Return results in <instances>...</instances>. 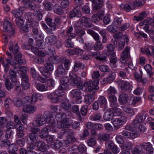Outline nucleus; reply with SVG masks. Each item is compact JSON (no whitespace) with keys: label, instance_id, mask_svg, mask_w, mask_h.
Returning a JSON list of instances; mask_svg holds the SVG:
<instances>
[{"label":"nucleus","instance_id":"nucleus-50","mask_svg":"<svg viewBox=\"0 0 154 154\" xmlns=\"http://www.w3.org/2000/svg\"><path fill=\"white\" fill-rule=\"evenodd\" d=\"M44 66L45 68L50 71L52 72L53 71L54 69L53 65V63L49 61H47Z\"/></svg>","mask_w":154,"mask_h":154},{"label":"nucleus","instance_id":"nucleus-11","mask_svg":"<svg viewBox=\"0 0 154 154\" xmlns=\"http://www.w3.org/2000/svg\"><path fill=\"white\" fill-rule=\"evenodd\" d=\"M32 35L35 39L38 40H43L44 36L41 33H39L38 28L36 27L32 26Z\"/></svg>","mask_w":154,"mask_h":154},{"label":"nucleus","instance_id":"nucleus-52","mask_svg":"<svg viewBox=\"0 0 154 154\" xmlns=\"http://www.w3.org/2000/svg\"><path fill=\"white\" fill-rule=\"evenodd\" d=\"M62 108L65 110L69 109L71 107V105L68 102H63L61 103Z\"/></svg>","mask_w":154,"mask_h":154},{"label":"nucleus","instance_id":"nucleus-63","mask_svg":"<svg viewBox=\"0 0 154 154\" xmlns=\"http://www.w3.org/2000/svg\"><path fill=\"white\" fill-rule=\"evenodd\" d=\"M122 110L125 112L129 114L130 116H132L134 114V111L130 108L124 107H122Z\"/></svg>","mask_w":154,"mask_h":154},{"label":"nucleus","instance_id":"nucleus-51","mask_svg":"<svg viewBox=\"0 0 154 154\" xmlns=\"http://www.w3.org/2000/svg\"><path fill=\"white\" fill-rule=\"evenodd\" d=\"M150 48L152 51H151L149 48H146L145 50L146 54L148 57L151 56L152 55L154 56V46H151Z\"/></svg>","mask_w":154,"mask_h":154},{"label":"nucleus","instance_id":"nucleus-13","mask_svg":"<svg viewBox=\"0 0 154 154\" xmlns=\"http://www.w3.org/2000/svg\"><path fill=\"white\" fill-rule=\"evenodd\" d=\"M147 117V115L143 113L138 114L137 116L136 119L133 122L135 126H137V125L140 123L143 122Z\"/></svg>","mask_w":154,"mask_h":154},{"label":"nucleus","instance_id":"nucleus-23","mask_svg":"<svg viewBox=\"0 0 154 154\" xmlns=\"http://www.w3.org/2000/svg\"><path fill=\"white\" fill-rule=\"evenodd\" d=\"M37 109L36 107L32 105H29L23 108L24 112L29 113H33Z\"/></svg>","mask_w":154,"mask_h":154},{"label":"nucleus","instance_id":"nucleus-62","mask_svg":"<svg viewBox=\"0 0 154 154\" xmlns=\"http://www.w3.org/2000/svg\"><path fill=\"white\" fill-rule=\"evenodd\" d=\"M54 11L56 14L60 15L62 13L63 11L60 6L56 5L54 6Z\"/></svg>","mask_w":154,"mask_h":154},{"label":"nucleus","instance_id":"nucleus-26","mask_svg":"<svg viewBox=\"0 0 154 154\" xmlns=\"http://www.w3.org/2000/svg\"><path fill=\"white\" fill-rule=\"evenodd\" d=\"M77 8V7L76 8H74L72 11L69 12V16L70 18H72L76 17H79L81 16V12L76 9Z\"/></svg>","mask_w":154,"mask_h":154},{"label":"nucleus","instance_id":"nucleus-43","mask_svg":"<svg viewBox=\"0 0 154 154\" xmlns=\"http://www.w3.org/2000/svg\"><path fill=\"white\" fill-rule=\"evenodd\" d=\"M70 37L66 39L64 42V44L65 46L67 48H73L74 45L72 42L71 38Z\"/></svg>","mask_w":154,"mask_h":154},{"label":"nucleus","instance_id":"nucleus-42","mask_svg":"<svg viewBox=\"0 0 154 154\" xmlns=\"http://www.w3.org/2000/svg\"><path fill=\"white\" fill-rule=\"evenodd\" d=\"M87 143L90 146L93 147L97 145V142L95 138H91L88 140Z\"/></svg>","mask_w":154,"mask_h":154},{"label":"nucleus","instance_id":"nucleus-6","mask_svg":"<svg viewBox=\"0 0 154 154\" xmlns=\"http://www.w3.org/2000/svg\"><path fill=\"white\" fill-rule=\"evenodd\" d=\"M80 89H74L72 90L70 94L72 97L73 98H76V102L77 103H80L82 102L81 92Z\"/></svg>","mask_w":154,"mask_h":154},{"label":"nucleus","instance_id":"nucleus-4","mask_svg":"<svg viewBox=\"0 0 154 154\" xmlns=\"http://www.w3.org/2000/svg\"><path fill=\"white\" fill-rule=\"evenodd\" d=\"M122 136L125 139H135L139 136V133L137 131H132L129 132L127 131H123L122 132Z\"/></svg>","mask_w":154,"mask_h":154},{"label":"nucleus","instance_id":"nucleus-10","mask_svg":"<svg viewBox=\"0 0 154 154\" xmlns=\"http://www.w3.org/2000/svg\"><path fill=\"white\" fill-rule=\"evenodd\" d=\"M130 48L127 47L123 50L122 52L120 61L123 63H125L126 61L127 58L130 55L129 51Z\"/></svg>","mask_w":154,"mask_h":154},{"label":"nucleus","instance_id":"nucleus-14","mask_svg":"<svg viewBox=\"0 0 154 154\" xmlns=\"http://www.w3.org/2000/svg\"><path fill=\"white\" fill-rule=\"evenodd\" d=\"M115 78V74L114 73H109L107 77L103 79L101 81L102 84L109 83L113 81Z\"/></svg>","mask_w":154,"mask_h":154},{"label":"nucleus","instance_id":"nucleus-60","mask_svg":"<svg viewBox=\"0 0 154 154\" xmlns=\"http://www.w3.org/2000/svg\"><path fill=\"white\" fill-rule=\"evenodd\" d=\"M59 90L56 91L54 92L51 93L47 95V98L50 99L51 101L60 92Z\"/></svg>","mask_w":154,"mask_h":154},{"label":"nucleus","instance_id":"nucleus-25","mask_svg":"<svg viewBox=\"0 0 154 154\" xmlns=\"http://www.w3.org/2000/svg\"><path fill=\"white\" fill-rule=\"evenodd\" d=\"M45 41L49 45H52L57 42V38L54 35H51L48 36L45 39Z\"/></svg>","mask_w":154,"mask_h":154},{"label":"nucleus","instance_id":"nucleus-32","mask_svg":"<svg viewBox=\"0 0 154 154\" xmlns=\"http://www.w3.org/2000/svg\"><path fill=\"white\" fill-rule=\"evenodd\" d=\"M9 73V77L12 81L16 82L17 81L16 72L13 69H10Z\"/></svg>","mask_w":154,"mask_h":154},{"label":"nucleus","instance_id":"nucleus-12","mask_svg":"<svg viewBox=\"0 0 154 154\" xmlns=\"http://www.w3.org/2000/svg\"><path fill=\"white\" fill-rule=\"evenodd\" d=\"M120 85V88L123 92H128L131 90V83L127 81H122Z\"/></svg>","mask_w":154,"mask_h":154},{"label":"nucleus","instance_id":"nucleus-47","mask_svg":"<svg viewBox=\"0 0 154 154\" xmlns=\"http://www.w3.org/2000/svg\"><path fill=\"white\" fill-rule=\"evenodd\" d=\"M103 48V46L100 40L96 42L94 46V49L96 50H101Z\"/></svg>","mask_w":154,"mask_h":154},{"label":"nucleus","instance_id":"nucleus-37","mask_svg":"<svg viewBox=\"0 0 154 154\" xmlns=\"http://www.w3.org/2000/svg\"><path fill=\"white\" fill-rule=\"evenodd\" d=\"M98 139L100 140H103L106 141L109 140L110 138V135L107 134H104L101 135V134H99L98 135Z\"/></svg>","mask_w":154,"mask_h":154},{"label":"nucleus","instance_id":"nucleus-41","mask_svg":"<svg viewBox=\"0 0 154 154\" xmlns=\"http://www.w3.org/2000/svg\"><path fill=\"white\" fill-rule=\"evenodd\" d=\"M98 101L101 106H105V109L106 108L107 102L106 99L103 96H101L98 99Z\"/></svg>","mask_w":154,"mask_h":154},{"label":"nucleus","instance_id":"nucleus-8","mask_svg":"<svg viewBox=\"0 0 154 154\" xmlns=\"http://www.w3.org/2000/svg\"><path fill=\"white\" fill-rule=\"evenodd\" d=\"M35 122V125L34 126L36 127L42 126L46 123L45 120V118L43 115L41 114H38L36 116Z\"/></svg>","mask_w":154,"mask_h":154},{"label":"nucleus","instance_id":"nucleus-21","mask_svg":"<svg viewBox=\"0 0 154 154\" xmlns=\"http://www.w3.org/2000/svg\"><path fill=\"white\" fill-rule=\"evenodd\" d=\"M43 116L45 118L46 122H50L54 120L52 112L48 111H45L44 113Z\"/></svg>","mask_w":154,"mask_h":154},{"label":"nucleus","instance_id":"nucleus-40","mask_svg":"<svg viewBox=\"0 0 154 154\" xmlns=\"http://www.w3.org/2000/svg\"><path fill=\"white\" fill-rule=\"evenodd\" d=\"M76 35L81 37L85 34V30L82 28L75 29Z\"/></svg>","mask_w":154,"mask_h":154},{"label":"nucleus","instance_id":"nucleus-55","mask_svg":"<svg viewBox=\"0 0 154 154\" xmlns=\"http://www.w3.org/2000/svg\"><path fill=\"white\" fill-rule=\"evenodd\" d=\"M86 147L83 144L79 145L77 147L79 152L81 154L85 152L86 151Z\"/></svg>","mask_w":154,"mask_h":154},{"label":"nucleus","instance_id":"nucleus-19","mask_svg":"<svg viewBox=\"0 0 154 154\" xmlns=\"http://www.w3.org/2000/svg\"><path fill=\"white\" fill-rule=\"evenodd\" d=\"M95 92V91H93L92 94H88L85 96V102L86 103L90 104L93 102L94 98V94Z\"/></svg>","mask_w":154,"mask_h":154},{"label":"nucleus","instance_id":"nucleus-33","mask_svg":"<svg viewBox=\"0 0 154 154\" xmlns=\"http://www.w3.org/2000/svg\"><path fill=\"white\" fill-rule=\"evenodd\" d=\"M84 65L82 63L79 62H75L72 71L74 72H76L78 71L79 68L82 69H84Z\"/></svg>","mask_w":154,"mask_h":154},{"label":"nucleus","instance_id":"nucleus-7","mask_svg":"<svg viewBox=\"0 0 154 154\" xmlns=\"http://www.w3.org/2000/svg\"><path fill=\"white\" fill-rule=\"evenodd\" d=\"M39 94L34 93L31 96H27L24 98V100L27 103L35 104L38 100L40 96Z\"/></svg>","mask_w":154,"mask_h":154},{"label":"nucleus","instance_id":"nucleus-3","mask_svg":"<svg viewBox=\"0 0 154 154\" xmlns=\"http://www.w3.org/2000/svg\"><path fill=\"white\" fill-rule=\"evenodd\" d=\"M127 121V117L125 116L112 119V122L114 125L115 129L120 128V126L124 125Z\"/></svg>","mask_w":154,"mask_h":154},{"label":"nucleus","instance_id":"nucleus-1","mask_svg":"<svg viewBox=\"0 0 154 154\" xmlns=\"http://www.w3.org/2000/svg\"><path fill=\"white\" fill-rule=\"evenodd\" d=\"M99 81L98 79L94 80L93 81L90 80L89 82H85L83 85L85 87L86 91L87 92H91L92 91H97L99 89L98 85Z\"/></svg>","mask_w":154,"mask_h":154},{"label":"nucleus","instance_id":"nucleus-35","mask_svg":"<svg viewBox=\"0 0 154 154\" xmlns=\"http://www.w3.org/2000/svg\"><path fill=\"white\" fill-rule=\"evenodd\" d=\"M17 150V146L15 143H12L8 146V153L16 152Z\"/></svg>","mask_w":154,"mask_h":154},{"label":"nucleus","instance_id":"nucleus-45","mask_svg":"<svg viewBox=\"0 0 154 154\" xmlns=\"http://www.w3.org/2000/svg\"><path fill=\"white\" fill-rule=\"evenodd\" d=\"M34 16L39 20H41L42 17V12L38 10H35L33 13Z\"/></svg>","mask_w":154,"mask_h":154},{"label":"nucleus","instance_id":"nucleus-15","mask_svg":"<svg viewBox=\"0 0 154 154\" xmlns=\"http://www.w3.org/2000/svg\"><path fill=\"white\" fill-rule=\"evenodd\" d=\"M140 147H141L149 152V154H153V151L152 145L149 142H144L141 143Z\"/></svg>","mask_w":154,"mask_h":154},{"label":"nucleus","instance_id":"nucleus-38","mask_svg":"<svg viewBox=\"0 0 154 154\" xmlns=\"http://www.w3.org/2000/svg\"><path fill=\"white\" fill-rule=\"evenodd\" d=\"M113 117L112 114L109 111L106 112L104 114L103 118L106 121L112 120Z\"/></svg>","mask_w":154,"mask_h":154},{"label":"nucleus","instance_id":"nucleus-27","mask_svg":"<svg viewBox=\"0 0 154 154\" xmlns=\"http://www.w3.org/2000/svg\"><path fill=\"white\" fill-rule=\"evenodd\" d=\"M16 82H11L10 79L8 78H7L5 80V84L6 89L9 91L12 89L14 85Z\"/></svg>","mask_w":154,"mask_h":154},{"label":"nucleus","instance_id":"nucleus-59","mask_svg":"<svg viewBox=\"0 0 154 154\" xmlns=\"http://www.w3.org/2000/svg\"><path fill=\"white\" fill-rule=\"evenodd\" d=\"M62 146V142L60 141L57 140L53 145V147L55 149H58Z\"/></svg>","mask_w":154,"mask_h":154},{"label":"nucleus","instance_id":"nucleus-46","mask_svg":"<svg viewBox=\"0 0 154 154\" xmlns=\"http://www.w3.org/2000/svg\"><path fill=\"white\" fill-rule=\"evenodd\" d=\"M22 55L21 54L19 53L17 54L15 57V62H17V63L20 64H24V62L23 59H21Z\"/></svg>","mask_w":154,"mask_h":154},{"label":"nucleus","instance_id":"nucleus-30","mask_svg":"<svg viewBox=\"0 0 154 154\" xmlns=\"http://www.w3.org/2000/svg\"><path fill=\"white\" fill-rule=\"evenodd\" d=\"M147 15V14L145 11H142L140 13L139 16L137 17L134 16V20L137 21H141L146 18Z\"/></svg>","mask_w":154,"mask_h":154},{"label":"nucleus","instance_id":"nucleus-9","mask_svg":"<svg viewBox=\"0 0 154 154\" xmlns=\"http://www.w3.org/2000/svg\"><path fill=\"white\" fill-rule=\"evenodd\" d=\"M59 123L57 127L59 129L69 128L72 125V120L71 119L68 118Z\"/></svg>","mask_w":154,"mask_h":154},{"label":"nucleus","instance_id":"nucleus-5","mask_svg":"<svg viewBox=\"0 0 154 154\" xmlns=\"http://www.w3.org/2000/svg\"><path fill=\"white\" fill-rule=\"evenodd\" d=\"M3 27L4 29V30L5 32L8 34L10 36L13 35L15 33V31L14 29L13 28L11 24L7 20H5L3 24Z\"/></svg>","mask_w":154,"mask_h":154},{"label":"nucleus","instance_id":"nucleus-28","mask_svg":"<svg viewBox=\"0 0 154 154\" xmlns=\"http://www.w3.org/2000/svg\"><path fill=\"white\" fill-rule=\"evenodd\" d=\"M88 33L91 35L96 41H100V37L99 35L91 29H88L87 31Z\"/></svg>","mask_w":154,"mask_h":154},{"label":"nucleus","instance_id":"nucleus-48","mask_svg":"<svg viewBox=\"0 0 154 154\" xmlns=\"http://www.w3.org/2000/svg\"><path fill=\"white\" fill-rule=\"evenodd\" d=\"M61 61L62 63L64 64L65 69L67 70H69L70 62V60L66 58L63 57Z\"/></svg>","mask_w":154,"mask_h":154},{"label":"nucleus","instance_id":"nucleus-31","mask_svg":"<svg viewBox=\"0 0 154 154\" xmlns=\"http://www.w3.org/2000/svg\"><path fill=\"white\" fill-rule=\"evenodd\" d=\"M65 96V93L63 92H60L51 101L53 103H57L61 101L62 100V97Z\"/></svg>","mask_w":154,"mask_h":154},{"label":"nucleus","instance_id":"nucleus-44","mask_svg":"<svg viewBox=\"0 0 154 154\" xmlns=\"http://www.w3.org/2000/svg\"><path fill=\"white\" fill-rule=\"evenodd\" d=\"M144 68L149 74L150 77L152 76L154 74V72H152V69L151 66L149 64H147L144 66Z\"/></svg>","mask_w":154,"mask_h":154},{"label":"nucleus","instance_id":"nucleus-16","mask_svg":"<svg viewBox=\"0 0 154 154\" xmlns=\"http://www.w3.org/2000/svg\"><path fill=\"white\" fill-rule=\"evenodd\" d=\"M35 146L40 151H45L46 149V145L43 141L38 140L35 143Z\"/></svg>","mask_w":154,"mask_h":154},{"label":"nucleus","instance_id":"nucleus-2","mask_svg":"<svg viewBox=\"0 0 154 154\" xmlns=\"http://www.w3.org/2000/svg\"><path fill=\"white\" fill-rule=\"evenodd\" d=\"M71 85L72 86H76L77 88L82 89L83 88V82L81 80H79L77 75L73 72H70L69 74Z\"/></svg>","mask_w":154,"mask_h":154},{"label":"nucleus","instance_id":"nucleus-64","mask_svg":"<svg viewBox=\"0 0 154 154\" xmlns=\"http://www.w3.org/2000/svg\"><path fill=\"white\" fill-rule=\"evenodd\" d=\"M88 107L87 105H83L82 106L80 109V113L83 116H85L86 115Z\"/></svg>","mask_w":154,"mask_h":154},{"label":"nucleus","instance_id":"nucleus-24","mask_svg":"<svg viewBox=\"0 0 154 154\" xmlns=\"http://www.w3.org/2000/svg\"><path fill=\"white\" fill-rule=\"evenodd\" d=\"M82 24L83 25L85 28H90L92 27V26L90 23V20L88 18L85 17H82L80 19Z\"/></svg>","mask_w":154,"mask_h":154},{"label":"nucleus","instance_id":"nucleus-57","mask_svg":"<svg viewBox=\"0 0 154 154\" xmlns=\"http://www.w3.org/2000/svg\"><path fill=\"white\" fill-rule=\"evenodd\" d=\"M12 103V100L10 98H5L4 101V106L5 108L8 109L9 106Z\"/></svg>","mask_w":154,"mask_h":154},{"label":"nucleus","instance_id":"nucleus-18","mask_svg":"<svg viewBox=\"0 0 154 154\" xmlns=\"http://www.w3.org/2000/svg\"><path fill=\"white\" fill-rule=\"evenodd\" d=\"M104 0H95L94 3L93 4V9L95 11L100 9L103 6Z\"/></svg>","mask_w":154,"mask_h":154},{"label":"nucleus","instance_id":"nucleus-36","mask_svg":"<svg viewBox=\"0 0 154 154\" xmlns=\"http://www.w3.org/2000/svg\"><path fill=\"white\" fill-rule=\"evenodd\" d=\"M37 89L40 91H45L48 90V87L47 85L42 83H38L36 85Z\"/></svg>","mask_w":154,"mask_h":154},{"label":"nucleus","instance_id":"nucleus-22","mask_svg":"<svg viewBox=\"0 0 154 154\" xmlns=\"http://www.w3.org/2000/svg\"><path fill=\"white\" fill-rule=\"evenodd\" d=\"M128 96L126 93H123L120 94L119 96V101L121 104H125L128 101Z\"/></svg>","mask_w":154,"mask_h":154},{"label":"nucleus","instance_id":"nucleus-58","mask_svg":"<svg viewBox=\"0 0 154 154\" xmlns=\"http://www.w3.org/2000/svg\"><path fill=\"white\" fill-rule=\"evenodd\" d=\"M15 21L17 25L19 27L22 26L23 24L24 20L23 18L20 17H16Z\"/></svg>","mask_w":154,"mask_h":154},{"label":"nucleus","instance_id":"nucleus-53","mask_svg":"<svg viewBox=\"0 0 154 154\" xmlns=\"http://www.w3.org/2000/svg\"><path fill=\"white\" fill-rule=\"evenodd\" d=\"M16 126L15 123L13 121H11L8 122L5 125L7 129L9 130L14 129Z\"/></svg>","mask_w":154,"mask_h":154},{"label":"nucleus","instance_id":"nucleus-29","mask_svg":"<svg viewBox=\"0 0 154 154\" xmlns=\"http://www.w3.org/2000/svg\"><path fill=\"white\" fill-rule=\"evenodd\" d=\"M14 45L13 43L10 42L9 43V49L11 52H13L14 54H17L19 51V48L18 47L17 44L16 43L14 47Z\"/></svg>","mask_w":154,"mask_h":154},{"label":"nucleus","instance_id":"nucleus-39","mask_svg":"<svg viewBox=\"0 0 154 154\" xmlns=\"http://www.w3.org/2000/svg\"><path fill=\"white\" fill-rule=\"evenodd\" d=\"M60 60V58L59 57L55 56H51L48 58V61L53 64H57L58 63Z\"/></svg>","mask_w":154,"mask_h":154},{"label":"nucleus","instance_id":"nucleus-34","mask_svg":"<svg viewBox=\"0 0 154 154\" xmlns=\"http://www.w3.org/2000/svg\"><path fill=\"white\" fill-rule=\"evenodd\" d=\"M24 98L22 100L18 98L15 101V105L18 107H21L25 105V103H27L24 100Z\"/></svg>","mask_w":154,"mask_h":154},{"label":"nucleus","instance_id":"nucleus-61","mask_svg":"<svg viewBox=\"0 0 154 154\" xmlns=\"http://www.w3.org/2000/svg\"><path fill=\"white\" fill-rule=\"evenodd\" d=\"M120 7L126 12H129L132 10L131 6L128 4H121L120 5Z\"/></svg>","mask_w":154,"mask_h":154},{"label":"nucleus","instance_id":"nucleus-49","mask_svg":"<svg viewBox=\"0 0 154 154\" xmlns=\"http://www.w3.org/2000/svg\"><path fill=\"white\" fill-rule=\"evenodd\" d=\"M45 20L48 25L51 27V30H55L56 28V26L54 24L52 23V19L51 18H46L45 19Z\"/></svg>","mask_w":154,"mask_h":154},{"label":"nucleus","instance_id":"nucleus-56","mask_svg":"<svg viewBox=\"0 0 154 154\" xmlns=\"http://www.w3.org/2000/svg\"><path fill=\"white\" fill-rule=\"evenodd\" d=\"M100 34L102 36V42L103 43H105L107 41L106 38V32L104 30H101L99 32Z\"/></svg>","mask_w":154,"mask_h":154},{"label":"nucleus","instance_id":"nucleus-20","mask_svg":"<svg viewBox=\"0 0 154 154\" xmlns=\"http://www.w3.org/2000/svg\"><path fill=\"white\" fill-rule=\"evenodd\" d=\"M65 69L62 64L59 65L55 72V75L57 76H60L65 74Z\"/></svg>","mask_w":154,"mask_h":154},{"label":"nucleus","instance_id":"nucleus-17","mask_svg":"<svg viewBox=\"0 0 154 154\" xmlns=\"http://www.w3.org/2000/svg\"><path fill=\"white\" fill-rule=\"evenodd\" d=\"M25 9L24 7H21L18 9L13 10L12 12L15 17H19L22 15Z\"/></svg>","mask_w":154,"mask_h":154},{"label":"nucleus","instance_id":"nucleus-54","mask_svg":"<svg viewBox=\"0 0 154 154\" xmlns=\"http://www.w3.org/2000/svg\"><path fill=\"white\" fill-rule=\"evenodd\" d=\"M60 83L65 85H69V78L66 76H63L60 78Z\"/></svg>","mask_w":154,"mask_h":154}]
</instances>
